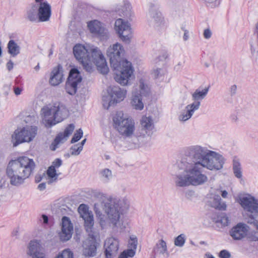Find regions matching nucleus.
<instances>
[{
  "label": "nucleus",
  "instance_id": "26",
  "mask_svg": "<svg viewBox=\"0 0 258 258\" xmlns=\"http://www.w3.org/2000/svg\"><path fill=\"white\" fill-rule=\"evenodd\" d=\"M210 88V86L206 87L205 89L201 90L198 88L192 94V100L194 102L192 104L197 105L199 103L198 107L200 108L201 105V101L204 99L208 94Z\"/></svg>",
  "mask_w": 258,
  "mask_h": 258
},
{
  "label": "nucleus",
  "instance_id": "33",
  "mask_svg": "<svg viewBox=\"0 0 258 258\" xmlns=\"http://www.w3.org/2000/svg\"><path fill=\"white\" fill-rule=\"evenodd\" d=\"M47 175L49 177L48 183L50 184L57 180L60 173H56V169L53 166H49L46 171Z\"/></svg>",
  "mask_w": 258,
  "mask_h": 258
},
{
  "label": "nucleus",
  "instance_id": "42",
  "mask_svg": "<svg viewBox=\"0 0 258 258\" xmlns=\"http://www.w3.org/2000/svg\"><path fill=\"white\" fill-rule=\"evenodd\" d=\"M217 222H220L224 226H227L229 223V219L225 214H222L219 217Z\"/></svg>",
  "mask_w": 258,
  "mask_h": 258
},
{
  "label": "nucleus",
  "instance_id": "24",
  "mask_svg": "<svg viewBox=\"0 0 258 258\" xmlns=\"http://www.w3.org/2000/svg\"><path fill=\"white\" fill-rule=\"evenodd\" d=\"M51 15V7L47 2L41 3L38 6V16L40 21H47Z\"/></svg>",
  "mask_w": 258,
  "mask_h": 258
},
{
  "label": "nucleus",
  "instance_id": "41",
  "mask_svg": "<svg viewBox=\"0 0 258 258\" xmlns=\"http://www.w3.org/2000/svg\"><path fill=\"white\" fill-rule=\"evenodd\" d=\"M165 71L162 69H157L154 70L153 74L155 78H160L165 74Z\"/></svg>",
  "mask_w": 258,
  "mask_h": 258
},
{
  "label": "nucleus",
  "instance_id": "23",
  "mask_svg": "<svg viewBox=\"0 0 258 258\" xmlns=\"http://www.w3.org/2000/svg\"><path fill=\"white\" fill-rule=\"evenodd\" d=\"M63 79L62 67L59 64L52 71L49 82L51 85L55 86L60 84L62 82Z\"/></svg>",
  "mask_w": 258,
  "mask_h": 258
},
{
  "label": "nucleus",
  "instance_id": "11",
  "mask_svg": "<svg viewBox=\"0 0 258 258\" xmlns=\"http://www.w3.org/2000/svg\"><path fill=\"white\" fill-rule=\"evenodd\" d=\"M139 84L138 88L133 91L131 104L134 109L142 110L144 107L142 97L149 95L150 89L143 79L139 81Z\"/></svg>",
  "mask_w": 258,
  "mask_h": 258
},
{
  "label": "nucleus",
  "instance_id": "13",
  "mask_svg": "<svg viewBox=\"0 0 258 258\" xmlns=\"http://www.w3.org/2000/svg\"><path fill=\"white\" fill-rule=\"evenodd\" d=\"M82 80V78L79 70L76 68L72 69L66 83L65 90L67 93L71 95H74L77 93Z\"/></svg>",
  "mask_w": 258,
  "mask_h": 258
},
{
  "label": "nucleus",
  "instance_id": "29",
  "mask_svg": "<svg viewBox=\"0 0 258 258\" xmlns=\"http://www.w3.org/2000/svg\"><path fill=\"white\" fill-rule=\"evenodd\" d=\"M153 252L156 254H166V256H169L167 251V247L166 242L163 239H160L156 243L153 247Z\"/></svg>",
  "mask_w": 258,
  "mask_h": 258
},
{
  "label": "nucleus",
  "instance_id": "59",
  "mask_svg": "<svg viewBox=\"0 0 258 258\" xmlns=\"http://www.w3.org/2000/svg\"><path fill=\"white\" fill-rule=\"evenodd\" d=\"M118 258H127L126 251H124L119 256Z\"/></svg>",
  "mask_w": 258,
  "mask_h": 258
},
{
  "label": "nucleus",
  "instance_id": "4",
  "mask_svg": "<svg viewBox=\"0 0 258 258\" xmlns=\"http://www.w3.org/2000/svg\"><path fill=\"white\" fill-rule=\"evenodd\" d=\"M73 52L76 58L87 72L92 71V64L94 63L100 73L102 74L108 73L109 69L106 59L97 47L87 49L81 44H77L74 47Z\"/></svg>",
  "mask_w": 258,
  "mask_h": 258
},
{
  "label": "nucleus",
  "instance_id": "47",
  "mask_svg": "<svg viewBox=\"0 0 258 258\" xmlns=\"http://www.w3.org/2000/svg\"><path fill=\"white\" fill-rule=\"evenodd\" d=\"M110 100V98H108L107 96H103L102 97V101H103V106L104 107V108L108 109L109 107H105L104 104H105L106 105H109V101Z\"/></svg>",
  "mask_w": 258,
  "mask_h": 258
},
{
  "label": "nucleus",
  "instance_id": "36",
  "mask_svg": "<svg viewBox=\"0 0 258 258\" xmlns=\"http://www.w3.org/2000/svg\"><path fill=\"white\" fill-rule=\"evenodd\" d=\"M185 236L184 234H181L176 237L174 240L175 245L178 247H182L185 242Z\"/></svg>",
  "mask_w": 258,
  "mask_h": 258
},
{
  "label": "nucleus",
  "instance_id": "18",
  "mask_svg": "<svg viewBox=\"0 0 258 258\" xmlns=\"http://www.w3.org/2000/svg\"><path fill=\"white\" fill-rule=\"evenodd\" d=\"M73 231V225L69 218L64 216L62 218L61 231L59 233L60 239L62 241L69 240Z\"/></svg>",
  "mask_w": 258,
  "mask_h": 258
},
{
  "label": "nucleus",
  "instance_id": "25",
  "mask_svg": "<svg viewBox=\"0 0 258 258\" xmlns=\"http://www.w3.org/2000/svg\"><path fill=\"white\" fill-rule=\"evenodd\" d=\"M198 105L199 103L197 105L192 103L187 105L185 107V109L179 115V121L185 122L190 119L194 112L199 109Z\"/></svg>",
  "mask_w": 258,
  "mask_h": 258
},
{
  "label": "nucleus",
  "instance_id": "37",
  "mask_svg": "<svg viewBox=\"0 0 258 258\" xmlns=\"http://www.w3.org/2000/svg\"><path fill=\"white\" fill-rule=\"evenodd\" d=\"M82 151V149L79 146L78 144L74 145L70 149V155L68 154L67 156L70 157V155H79Z\"/></svg>",
  "mask_w": 258,
  "mask_h": 258
},
{
  "label": "nucleus",
  "instance_id": "64",
  "mask_svg": "<svg viewBox=\"0 0 258 258\" xmlns=\"http://www.w3.org/2000/svg\"><path fill=\"white\" fill-rule=\"evenodd\" d=\"M40 69V66L39 64H38L34 68V69L36 71Z\"/></svg>",
  "mask_w": 258,
  "mask_h": 258
},
{
  "label": "nucleus",
  "instance_id": "5",
  "mask_svg": "<svg viewBox=\"0 0 258 258\" xmlns=\"http://www.w3.org/2000/svg\"><path fill=\"white\" fill-rule=\"evenodd\" d=\"M35 164L33 160L22 156L11 160L6 168V175L11 185L19 186L33 173Z\"/></svg>",
  "mask_w": 258,
  "mask_h": 258
},
{
  "label": "nucleus",
  "instance_id": "44",
  "mask_svg": "<svg viewBox=\"0 0 258 258\" xmlns=\"http://www.w3.org/2000/svg\"><path fill=\"white\" fill-rule=\"evenodd\" d=\"M230 253L227 250H222L219 253L221 258H230Z\"/></svg>",
  "mask_w": 258,
  "mask_h": 258
},
{
  "label": "nucleus",
  "instance_id": "58",
  "mask_svg": "<svg viewBox=\"0 0 258 258\" xmlns=\"http://www.w3.org/2000/svg\"><path fill=\"white\" fill-rule=\"evenodd\" d=\"M86 139H84L82 141V142L80 143H78V145H79V146L83 150V146L85 144V143H86Z\"/></svg>",
  "mask_w": 258,
  "mask_h": 258
},
{
  "label": "nucleus",
  "instance_id": "53",
  "mask_svg": "<svg viewBox=\"0 0 258 258\" xmlns=\"http://www.w3.org/2000/svg\"><path fill=\"white\" fill-rule=\"evenodd\" d=\"M183 63L182 62H179L177 64H176L174 66V70H176V71L180 70L183 65Z\"/></svg>",
  "mask_w": 258,
  "mask_h": 258
},
{
  "label": "nucleus",
  "instance_id": "49",
  "mask_svg": "<svg viewBox=\"0 0 258 258\" xmlns=\"http://www.w3.org/2000/svg\"><path fill=\"white\" fill-rule=\"evenodd\" d=\"M11 84H7L4 86V89L5 90L6 95H8L9 94V92L11 90Z\"/></svg>",
  "mask_w": 258,
  "mask_h": 258
},
{
  "label": "nucleus",
  "instance_id": "43",
  "mask_svg": "<svg viewBox=\"0 0 258 258\" xmlns=\"http://www.w3.org/2000/svg\"><path fill=\"white\" fill-rule=\"evenodd\" d=\"M62 164V160L59 158L55 159L52 163L50 166H53L55 169L58 168Z\"/></svg>",
  "mask_w": 258,
  "mask_h": 258
},
{
  "label": "nucleus",
  "instance_id": "28",
  "mask_svg": "<svg viewBox=\"0 0 258 258\" xmlns=\"http://www.w3.org/2000/svg\"><path fill=\"white\" fill-rule=\"evenodd\" d=\"M232 170L235 177L239 179H242L243 170L240 160L234 157L232 160Z\"/></svg>",
  "mask_w": 258,
  "mask_h": 258
},
{
  "label": "nucleus",
  "instance_id": "61",
  "mask_svg": "<svg viewBox=\"0 0 258 258\" xmlns=\"http://www.w3.org/2000/svg\"><path fill=\"white\" fill-rule=\"evenodd\" d=\"M253 240L254 241H258V231L254 233Z\"/></svg>",
  "mask_w": 258,
  "mask_h": 258
},
{
  "label": "nucleus",
  "instance_id": "45",
  "mask_svg": "<svg viewBox=\"0 0 258 258\" xmlns=\"http://www.w3.org/2000/svg\"><path fill=\"white\" fill-rule=\"evenodd\" d=\"M237 90V87L236 85H232L229 89L230 94L231 96L235 95L236 93Z\"/></svg>",
  "mask_w": 258,
  "mask_h": 258
},
{
  "label": "nucleus",
  "instance_id": "38",
  "mask_svg": "<svg viewBox=\"0 0 258 258\" xmlns=\"http://www.w3.org/2000/svg\"><path fill=\"white\" fill-rule=\"evenodd\" d=\"M55 258H74L73 253L69 249L63 250Z\"/></svg>",
  "mask_w": 258,
  "mask_h": 258
},
{
  "label": "nucleus",
  "instance_id": "57",
  "mask_svg": "<svg viewBox=\"0 0 258 258\" xmlns=\"http://www.w3.org/2000/svg\"><path fill=\"white\" fill-rule=\"evenodd\" d=\"M221 196L223 198H226L227 197L228 192L226 190H221Z\"/></svg>",
  "mask_w": 258,
  "mask_h": 258
},
{
  "label": "nucleus",
  "instance_id": "12",
  "mask_svg": "<svg viewBox=\"0 0 258 258\" xmlns=\"http://www.w3.org/2000/svg\"><path fill=\"white\" fill-rule=\"evenodd\" d=\"M78 212L80 217L84 220L85 229L90 238L95 239L97 236V232L94 228V217L91 211L89 210L88 207L85 204H81L78 209Z\"/></svg>",
  "mask_w": 258,
  "mask_h": 258
},
{
  "label": "nucleus",
  "instance_id": "27",
  "mask_svg": "<svg viewBox=\"0 0 258 258\" xmlns=\"http://www.w3.org/2000/svg\"><path fill=\"white\" fill-rule=\"evenodd\" d=\"M91 240H87L83 244L84 250L83 253L86 256H93L96 253V239H93Z\"/></svg>",
  "mask_w": 258,
  "mask_h": 258
},
{
  "label": "nucleus",
  "instance_id": "63",
  "mask_svg": "<svg viewBox=\"0 0 258 258\" xmlns=\"http://www.w3.org/2000/svg\"><path fill=\"white\" fill-rule=\"evenodd\" d=\"M169 5H171L176 3V0H167Z\"/></svg>",
  "mask_w": 258,
  "mask_h": 258
},
{
  "label": "nucleus",
  "instance_id": "2",
  "mask_svg": "<svg viewBox=\"0 0 258 258\" xmlns=\"http://www.w3.org/2000/svg\"><path fill=\"white\" fill-rule=\"evenodd\" d=\"M189 154L186 149L184 157L177 163V170L174 177L177 187L200 186L208 181L207 175L203 173L204 167L197 161L190 158Z\"/></svg>",
  "mask_w": 258,
  "mask_h": 258
},
{
  "label": "nucleus",
  "instance_id": "7",
  "mask_svg": "<svg viewBox=\"0 0 258 258\" xmlns=\"http://www.w3.org/2000/svg\"><path fill=\"white\" fill-rule=\"evenodd\" d=\"M42 122L47 127H51L62 121L68 115V111L63 105L44 106L41 110Z\"/></svg>",
  "mask_w": 258,
  "mask_h": 258
},
{
  "label": "nucleus",
  "instance_id": "10",
  "mask_svg": "<svg viewBox=\"0 0 258 258\" xmlns=\"http://www.w3.org/2000/svg\"><path fill=\"white\" fill-rule=\"evenodd\" d=\"M37 133V127L32 126L15 130L12 136L13 146L16 147L21 143L32 141L35 137Z\"/></svg>",
  "mask_w": 258,
  "mask_h": 258
},
{
  "label": "nucleus",
  "instance_id": "32",
  "mask_svg": "<svg viewBox=\"0 0 258 258\" xmlns=\"http://www.w3.org/2000/svg\"><path fill=\"white\" fill-rule=\"evenodd\" d=\"M212 206L215 209L221 210H225L226 208V203L222 201L220 197L218 195L214 196L213 201L212 203Z\"/></svg>",
  "mask_w": 258,
  "mask_h": 258
},
{
  "label": "nucleus",
  "instance_id": "9",
  "mask_svg": "<svg viewBox=\"0 0 258 258\" xmlns=\"http://www.w3.org/2000/svg\"><path fill=\"white\" fill-rule=\"evenodd\" d=\"M113 121L114 128L119 133L125 137H130L135 131V122L129 118L123 117L122 112H118L113 117Z\"/></svg>",
  "mask_w": 258,
  "mask_h": 258
},
{
  "label": "nucleus",
  "instance_id": "19",
  "mask_svg": "<svg viewBox=\"0 0 258 258\" xmlns=\"http://www.w3.org/2000/svg\"><path fill=\"white\" fill-rule=\"evenodd\" d=\"M105 254L106 258H113L117 253L119 247L117 239L113 237L108 238L105 241Z\"/></svg>",
  "mask_w": 258,
  "mask_h": 258
},
{
  "label": "nucleus",
  "instance_id": "51",
  "mask_svg": "<svg viewBox=\"0 0 258 258\" xmlns=\"http://www.w3.org/2000/svg\"><path fill=\"white\" fill-rule=\"evenodd\" d=\"M22 89L18 87H14V92L16 95L18 96L21 94Z\"/></svg>",
  "mask_w": 258,
  "mask_h": 258
},
{
  "label": "nucleus",
  "instance_id": "1",
  "mask_svg": "<svg viewBox=\"0 0 258 258\" xmlns=\"http://www.w3.org/2000/svg\"><path fill=\"white\" fill-rule=\"evenodd\" d=\"M93 196L101 199L103 211L106 214V218L98 210L95 211L97 216L99 218V223L102 228L109 226L114 230H123L125 228L121 215L126 212L130 204L127 200L106 197L104 194L98 191H94Z\"/></svg>",
  "mask_w": 258,
  "mask_h": 258
},
{
  "label": "nucleus",
  "instance_id": "16",
  "mask_svg": "<svg viewBox=\"0 0 258 258\" xmlns=\"http://www.w3.org/2000/svg\"><path fill=\"white\" fill-rule=\"evenodd\" d=\"M107 91L109 95L110 100L109 101L110 104L109 105H106L105 104H104L106 107L120 102L125 98L126 94V91L125 90L121 89L118 86H110L107 89Z\"/></svg>",
  "mask_w": 258,
  "mask_h": 258
},
{
  "label": "nucleus",
  "instance_id": "14",
  "mask_svg": "<svg viewBox=\"0 0 258 258\" xmlns=\"http://www.w3.org/2000/svg\"><path fill=\"white\" fill-rule=\"evenodd\" d=\"M147 18L149 24L157 30L160 31L165 28L161 14L154 6L151 5L150 7L149 12L147 14Z\"/></svg>",
  "mask_w": 258,
  "mask_h": 258
},
{
  "label": "nucleus",
  "instance_id": "54",
  "mask_svg": "<svg viewBox=\"0 0 258 258\" xmlns=\"http://www.w3.org/2000/svg\"><path fill=\"white\" fill-rule=\"evenodd\" d=\"M41 219L43 220V222L44 224H46L48 222V218L47 216L45 214H43L41 216Z\"/></svg>",
  "mask_w": 258,
  "mask_h": 258
},
{
  "label": "nucleus",
  "instance_id": "21",
  "mask_svg": "<svg viewBox=\"0 0 258 258\" xmlns=\"http://www.w3.org/2000/svg\"><path fill=\"white\" fill-rule=\"evenodd\" d=\"M75 130V125L74 124H70L64 130L63 133H59L55 137L54 141L51 144L50 148L51 150L54 151L57 148V145L59 143H63L67 138L69 137Z\"/></svg>",
  "mask_w": 258,
  "mask_h": 258
},
{
  "label": "nucleus",
  "instance_id": "55",
  "mask_svg": "<svg viewBox=\"0 0 258 258\" xmlns=\"http://www.w3.org/2000/svg\"><path fill=\"white\" fill-rule=\"evenodd\" d=\"M184 30V35L183 37V39L184 41H186L188 40L189 38L188 35V31L187 30Z\"/></svg>",
  "mask_w": 258,
  "mask_h": 258
},
{
  "label": "nucleus",
  "instance_id": "34",
  "mask_svg": "<svg viewBox=\"0 0 258 258\" xmlns=\"http://www.w3.org/2000/svg\"><path fill=\"white\" fill-rule=\"evenodd\" d=\"M38 16V5H34L27 12V18L30 21L36 20Z\"/></svg>",
  "mask_w": 258,
  "mask_h": 258
},
{
  "label": "nucleus",
  "instance_id": "6",
  "mask_svg": "<svg viewBox=\"0 0 258 258\" xmlns=\"http://www.w3.org/2000/svg\"><path fill=\"white\" fill-rule=\"evenodd\" d=\"M186 150L190 153V158L197 161L204 168L210 170H219L223 167L225 159L217 152L199 145L191 146Z\"/></svg>",
  "mask_w": 258,
  "mask_h": 258
},
{
  "label": "nucleus",
  "instance_id": "50",
  "mask_svg": "<svg viewBox=\"0 0 258 258\" xmlns=\"http://www.w3.org/2000/svg\"><path fill=\"white\" fill-rule=\"evenodd\" d=\"M126 8L128 9V10H126V12L124 11V15L127 17H130L131 16V7L129 5H127Z\"/></svg>",
  "mask_w": 258,
  "mask_h": 258
},
{
  "label": "nucleus",
  "instance_id": "62",
  "mask_svg": "<svg viewBox=\"0 0 258 258\" xmlns=\"http://www.w3.org/2000/svg\"><path fill=\"white\" fill-rule=\"evenodd\" d=\"M205 258H215L213 255L210 253L205 254Z\"/></svg>",
  "mask_w": 258,
  "mask_h": 258
},
{
  "label": "nucleus",
  "instance_id": "39",
  "mask_svg": "<svg viewBox=\"0 0 258 258\" xmlns=\"http://www.w3.org/2000/svg\"><path fill=\"white\" fill-rule=\"evenodd\" d=\"M83 135V132L82 129L80 128L77 130L76 132L74 134L71 141V143L72 144L75 143L78 141H79L81 138L82 137Z\"/></svg>",
  "mask_w": 258,
  "mask_h": 258
},
{
  "label": "nucleus",
  "instance_id": "35",
  "mask_svg": "<svg viewBox=\"0 0 258 258\" xmlns=\"http://www.w3.org/2000/svg\"><path fill=\"white\" fill-rule=\"evenodd\" d=\"M99 175L104 182H108L112 177V171L108 168L101 170L99 172Z\"/></svg>",
  "mask_w": 258,
  "mask_h": 258
},
{
  "label": "nucleus",
  "instance_id": "60",
  "mask_svg": "<svg viewBox=\"0 0 258 258\" xmlns=\"http://www.w3.org/2000/svg\"><path fill=\"white\" fill-rule=\"evenodd\" d=\"M42 180V177L41 175H37L35 177V181L36 182H39Z\"/></svg>",
  "mask_w": 258,
  "mask_h": 258
},
{
  "label": "nucleus",
  "instance_id": "3",
  "mask_svg": "<svg viewBox=\"0 0 258 258\" xmlns=\"http://www.w3.org/2000/svg\"><path fill=\"white\" fill-rule=\"evenodd\" d=\"M123 53L122 46L118 43L110 46L107 50L111 67L119 72V74H115L114 79L120 85L124 86L128 84L131 78L134 76V68L131 62L121 58Z\"/></svg>",
  "mask_w": 258,
  "mask_h": 258
},
{
  "label": "nucleus",
  "instance_id": "48",
  "mask_svg": "<svg viewBox=\"0 0 258 258\" xmlns=\"http://www.w3.org/2000/svg\"><path fill=\"white\" fill-rule=\"evenodd\" d=\"M126 251V254H127V257H133L136 253V249L130 248L127 249Z\"/></svg>",
  "mask_w": 258,
  "mask_h": 258
},
{
  "label": "nucleus",
  "instance_id": "15",
  "mask_svg": "<svg viewBox=\"0 0 258 258\" xmlns=\"http://www.w3.org/2000/svg\"><path fill=\"white\" fill-rule=\"evenodd\" d=\"M114 29L122 41H130L132 35L130 25L127 22L120 18L117 19L115 22Z\"/></svg>",
  "mask_w": 258,
  "mask_h": 258
},
{
  "label": "nucleus",
  "instance_id": "52",
  "mask_svg": "<svg viewBox=\"0 0 258 258\" xmlns=\"http://www.w3.org/2000/svg\"><path fill=\"white\" fill-rule=\"evenodd\" d=\"M14 63L12 60H9L7 63V68L10 71L13 69Z\"/></svg>",
  "mask_w": 258,
  "mask_h": 258
},
{
  "label": "nucleus",
  "instance_id": "56",
  "mask_svg": "<svg viewBox=\"0 0 258 258\" xmlns=\"http://www.w3.org/2000/svg\"><path fill=\"white\" fill-rule=\"evenodd\" d=\"M45 188H46V184H45V183H44V182L40 183L38 186V188L40 190H43L45 189Z\"/></svg>",
  "mask_w": 258,
  "mask_h": 258
},
{
  "label": "nucleus",
  "instance_id": "46",
  "mask_svg": "<svg viewBox=\"0 0 258 258\" xmlns=\"http://www.w3.org/2000/svg\"><path fill=\"white\" fill-rule=\"evenodd\" d=\"M204 37L205 39H208L211 37L212 32L210 29H206L204 31Z\"/></svg>",
  "mask_w": 258,
  "mask_h": 258
},
{
  "label": "nucleus",
  "instance_id": "31",
  "mask_svg": "<svg viewBox=\"0 0 258 258\" xmlns=\"http://www.w3.org/2000/svg\"><path fill=\"white\" fill-rule=\"evenodd\" d=\"M8 48L9 53L13 56H15L20 53V47L13 40H11L8 42Z\"/></svg>",
  "mask_w": 258,
  "mask_h": 258
},
{
  "label": "nucleus",
  "instance_id": "8",
  "mask_svg": "<svg viewBox=\"0 0 258 258\" xmlns=\"http://www.w3.org/2000/svg\"><path fill=\"white\" fill-rule=\"evenodd\" d=\"M237 202L245 212V219L248 223L258 228V200L250 195L238 196Z\"/></svg>",
  "mask_w": 258,
  "mask_h": 258
},
{
  "label": "nucleus",
  "instance_id": "22",
  "mask_svg": "<svg viewBox=\"0 0 258 258\" xmlns=\"http://www.w3.org/2000/svg\"><path fill=\"white\" fill-rule=\"evenodd\" d=\"M27 254L31 258H46L45 254L41 251L40 244L37 240L29 242Z\"/></svg>",
  "mask_w": 258,
  "mask_h": 258
},
{
  "label": "nucleus",
  "instance_id": "20",
  "mask_svg": "<svg viewBox=\"0 0 258 258\" xmlns=\"http://www.w3.org/2000/svg\"><path fill=\"white\" fill-rule=\"evenodd\" d=\"M249 230V227L243 223H239L232 228L230 232L231 236L235 240H240L246 237Z\"/></svg>",
  "mask_w": 258,
  "mask_h": 258
},
{
  "label": "nucleus",
  "instance_id": "40",
  "mask_svg": "<svg viewBox=\"0 0 258 258\" xmlns=\"http://www.w3.org/2000/svg\"><path fill=\"white\" fill-rule=\"evenodd\" d=\"M128 247L130 248L137 249V244H138V239L136 236L132 235L130 237V240H128Z\"/></svg>",
  "mask_w": 258,
  "mask_h": 258
},
{
  "label": "nucleus",
  "instance_id": "30",
  "mask_svg": "<svg viewBox=\"0 0 258 258\" xmlns=\"http://www.w3.org/2000/svg\"><path fill=\"white\" fill-rule=\"evenodd\" d=\"M141 124L143 128L146 131V133L149 135L150 132L154 128L153 121L152 118L150 116H143L141 120Z\"/></svg>",
  "mask_w": 258,
  "mask_h": 258
},
{
  "label": "nucleus",
  "instance_id": "17",
  "mask_svg": "<svg viewBox=\"0 0 258 258\" xmlns=\"http://www.w3.org/2000/svg\"><path fill=\"white\" fill-rule=\"evenodd\" d=\"M88 27L92 34H95L101 39L108 38V31L102 23L97 20H93L88 23Z\"/></svg>",
  "mask_w": 258,
  "mask_h": 258
}]
</instances>
